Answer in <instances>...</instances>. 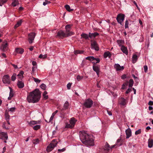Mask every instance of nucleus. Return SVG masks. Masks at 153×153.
<instances>
[{
    "label": "nucleus",
    "mask_w": 153,
    "mask_h": 153,
    "mask_svg": "<svg viewBox=\"0 0 153 153\" xmlns=\"http://www.w3.org/2000/svg\"><path fill=\"white\" fill-rule=\"evenodd\" d=\"M148 105H153V101H150L148 103Z\"/></svg>",
    "instance_id": "obj_64"
},
{
    "label": "nucleus",
    "mask_w": 153,
    "mask_h": 153,
    "mask_svg": "<svg viewBox=\"0 0 153 153\" xmlns=\"http://www.w3.org/2000/svg\"><path fill=\"white\" fill-rule=\"evenodd\" d=\"M65 7L67 10L70 12L73 10V9H71L70 6L68 5H66L65 6Z\"/></svg>",
    "instance_id": "obj_40"
},
{
    "label": "nucleus",
    "mask_w": 153,
    "mask_h": 153,
    "mask_svg": "<svg viewBox=\"0 0 153 153\" xmlns=\"http://www.w3.org/2000/svg\"><path fill=\"white\" fill-rule=\"evenodd\" d=\"M39 139H36L33 140V142L34 144H36L39 143Z\"/></svg>",
    "instance_id": "obj_41"
},
{
    "label": "nucleus",
    "mask_w": 153,
    "mask_h": 153,
    "mask_svg": "<svg viewBox=\"0 0 153 153\" xmlns=\"http://www.w3.org/2000/svg\"><path fill=\"white\" fill-rule=\"evenodd\" d=\"M141 133V130L140 129H138L135 132V134L136 135H137L140 134Z\"/></svg>",
    "instance_id": "obj_52"
},
{
    "label": "nucleus",
    "mask_w": 153,
    "mask_h": 153,
    "mask_svg": "<svg viewBox=\"0 0 153 153\" xmlns=\"http://www.w3.org/2000/svg\"><path fill=\"white\" fill-rule=\"evenodd\" d=\"M91 45L92 49H94L97 51H98L99 50V48L98 47L97 43L95 41H94L92 42Z\"/></svg>",
    "instance_id": "obj_10"
},
{
    "label": "nucleus",
    "mask_w": 153,
    "mask_h": 153,
    "mask_svg": "<svg viewBox=\"0 0 153 153\" xmlns=\"http://www.w3.org/2000/svg\"><path fill=\"white\" fill-rule=\"evenodd\" d=\"M144 72L145 73H146L147 71V69H148L147 66L146 65L144 66Z\"/></svg>",
    "instance_id": "obj_61"
},
{
    "label": "nucleus",
    "mask_w": 153,
    "mask_h": 153,
    "mask_svg": "<svg viewBox=\"0 0 153 153\" xmlns=\"http://www.w3.org/2000/svg\"><path fill=\"white\" fill-rule=\"evenodd\" d=\"M55 115L53 114H52V115L49 121L48 122H50L53 120Z\"/></svg>",
    "instance_id": "obj_56"
},
{
    "label": "nucleus",
    "mask_w": 153,
    "mask_h": 153,
    "mask_svg": "<svg viewBox=\"0 0 153 153\" xmlns=\"http://www.w3.org/2000/svg\"><path fill=\"white\" fill-rule=\"evenodd\" d=\"M83 78V76H80L79 75H78L77 76V79L78 81H79L82 79Z\"/></svg>",
    "instance_id": "obj_48"
},
{
    "label": "nucleus",
    "mask_w": 153,
    "mask_h": 153,
    "mask_svg": "<svg viewBox=\"0 0 153 153\" xmlns=\"http://www.w3.org/2000/svg\"><path fill=\"white\" fill-rule=\"evenodd\" d=\"M24 50L20 48H17L15 49V51L18 53L22 54L24 52Z\"/></svg>",
    "instance_id": "obj_20"
},
{
    "label": "nucleus",
    "mask_w": 153,
    "mask_h": 153,
    "mask_svg": "<svg viewBox=\"0 0 153 153\" xmlns=\"http://www.w3.org/2000/svg\"><path fill=\"white\" fill-rule=\"evenodd\" d=\"M92 136L88 134L84 131L79 133V137L82 142L87 146H93L94 145Z\"/></svg>",
    "instance_id": "obj_1"
},
{
    "label": "nucleus",
    "mask_w": 153,
    "mask_h": 153,
    "mask_svg": "<svg viewBox=\"0 0 153 153\" xmlns=\"http://www.w3.org/2000/svg\"><path fill=\"white\" fill-rule=\"evenodd\" d=\"M77 120L74 117L71 118L69 121L70 123L73 127L74 126Z\"/></svg>",
    "instance_id": "obj_18"
},
{
    "label": "nucleus",
    "mask_w": 153,
    "mask_h": 153,
    "mask_svg": "<svg viewBox=\"0 0 153 153\" xmlns=\"http://www.w3.org/2000/svg\"><path fill=\"white\" fill-rule=\"evenodd\" d=\"M15 109L16 108L14 107L11 108L9 109V111H10L12 112H13L15 111Z\"/></svg>",
    "instance_id": "obj_55"
},
{
    "label": "nucleus",
    "mask_w": 153,
    "mask_h": 153,
    "mask_svg": "<svg viewBox=\"0 0 153 153\" xmlns=\"http://www.w3.org/2000/svg\"><path fill=\"white\" fill-rule=\"evenodd\" d=\"M93 104V101L90 99L86 100L83 103L84 106L87 108H90Z\"/></svg>",
    "instance_id": "obj_4"
},
{
    "label": "nucleus",
    "mask_w": 153,
    "mask_h": 153,
    "mask_svg": "<svg viewBox=\"0 0 153 153\" xmlns=\"http://www.w3.org/2000/svg\"><path fill=\"white\" fill-rule=\"evenodd\" d=\"M71 83H69L67 85V87L68 89H70L71 85Z\"/></svg>",
    "instance_id": "obj_57"
},
{
    "label": "nucleus",
    "mask_w": 153,
    "mask_h": 153,
    "mask_svg": "<svg viewBox=\"0 0 153 153\" xmlns=\"http://www.w3.org/2000/svg\"><path fill=\"white\" fill-rule=\"evenodd\" d=\"M10 91L9 94V96L8 98V100H10L12 97L14 95V94L13 93V91L12 89L10 88Z\"/></svg>",
    "instance_id": "obj_29"
},
{
    "label": "nucleus",
    "mask_w": 153,
    "mask_h": 153,
    "mask_svg": "<svg viewBox=\"0 0 153 153\" xmlns=\"http://www.w3.org/2000/svg\"><path fill=\"white\" fill-rule=\"evenodd\" d=\"M81 38H83L85 39H87L89 37V35L88 34L85 33H83L81 35Z\"/></svg>",
    "instance_id": "obj_32"
},
{
    "label": "nucleus",
    "mask_w": 153,
    "mask_h": 153,
    "mask_svg": "<svg viewBox=\"0 0 153 153\" xmlns=\"http://www.w3.org/2000/svg\"><path fill=\"white\" fill-rule=\"evenodd\" d=\"M22 20H20L19 21H18L17 22V24L15 25L14 28H16L17 27H18L19 26H20L21 25V24H22Z\"/></svg>",
    "instance_id": "obj_35"
},
{
    "label": "nucleus",
    "mask_w": 153,
    "mask_h": 153,
    "mask_svg": "<svg viewBox=\"0 0 153 153\" xmlns=\"http://www.w3.org/2000/svg\"><path fill=\"white\" fill-rule=\"evenodd\" d=\"M17 85L19 88H22L24 86V83L22 81H19L18 82Z\"/></svg>",
    "instance_id": "obj_22"
},
{
    "label": "nucleus",
    "mask_w": 153,
    "mask_h": 153,
    "mask_svg": "<svg viewBox=\"0 0 153 153\" xmlns=\"http://www.w3.org/2000/svg\"><path fill=\"white\" fill-rule=\"evenodd\" d=\"M85 59H86L90 61H94L95 58L93 56H90L86 57Z\"/></svg>",
    "instance_id": "obj_34"
},
{
    "label": "nucleus",
    "mask_w": 153,
    "mask_h": 153,
    "mask_svg": "<svg viewBox=\"0 0 153 153\" xmlns=\"http://www.w3.org/2000/svg\"><path fill=\"white\" fill-rule=\"evenodd\" d=\"M69 105V104L68 102L67 101H66L63 107L64 109H67Z\"/></svg>",
    "instance_id": "obj_39"
},
{
    "label": "nucleus",
    "mask_w": 153,
    "mask_h": 153,
    "mask_svg": "<svg viewBox=\"0 0 153 153\" xmlns=\"http://www.w3.org/2000/svg\"><path fill=\"white\" fill-rule=\"evenodd\" d=\"M8 49V44L6 41L4 42L0 47V50L2 51L6 52Z\"/></svg>",
    "instance_id": "obj_5"
},
{
    "label": "nucleus",
    "mask_w": 153,
    "mask_h": 153,
    "mask_svg": "<svg viewBox=\"0 0 153 153\" xmlns=\"http://www.w3.org/2000/svg\"><path fill=\"white\" fill-rule=\"evenodd\" d=\"M114 67L116 70L117 71L122 70L124 68L123 66H121L120 65L118 64H115L114 65Z\"/></svg>",
    "instance_id": "obj_15"
},
{
    "label": "nucleus",
    "mask_w": 153,
    "mask_h": 153,
    "mask_svg": "<svg viewBox=\"0 0 153 153\" xmlns=\"http://www.w3.org/2000/svg\"><path fill=\"white\" fill-rule=\"evenodd\" d=\"M65 148H63L62 149H58V151L59 152H63L65 151Z\"/></svg>",
    "instance_id": "obj_62"
},
{
    "label": "nucleus",
    "mask_w": 153,
    "mask_h": 153,
    "mask_svg": "<svg viewBox=\"0 0 153 153\" xmlns=\"http://www.w3.org/2000/svg\"><path fill=\"white\" fill-rule=\"evenodd\" d=\"M24 74V72L23 71H21L19 74L17 75V76L19 77L20 79H22L23 77V74Z\"/></svg>",
    "instance_id": "obj_33"
},
{
    "label": "nucleus",
    "mask_w": 153,
    "mask_h": 153,
    "mask_svg": "<svg viewBox=\"0 0 153 153\" xmlns=\"http://www.w3.org/2000/svg\"><path fill=\"white\" fill-rule=\"evenodd\" d=\"M66 32V35L67 36H71L74 34V33L71 31H70V29H65Z\"/></svg>",
    "instance_id": "obj_24"
},
{
    "label": "nucleus",
    "mask_w": 153,
    "mask_h": 153,
    "mask_svg": "<svg viewBox=\"0 0 153 153\" xmlns=\"http://www.w3.org/2000/svg\"><path fill=\"white\" fill-rule=\"evenodd\" d=\"M7 139L8 135L7 133L0 131V139L7 140Z\"/></svg>",
    "instance_id": "obj_9"
},
{
    "label": "nucleus",
    "mask_w": 153,
    "mask_h": 153,
    "mask_svg": "<svg viewBox=\"0 0 153 153\" xmlns=\"http://www.w3.org/2000/svg\"><path fill=\"white\" fill-rule=\"evenodd\" d=\"M137 56L136 54L134 55L132 57V63H135L137 61Z\"/></svg>",
    "instance_id": "obj_28"
},
{
    "label": "nucleus",
    "mask_w": 153,
    "mask_h": 153,
    "mask_svg": "<svg viewBox=\"0 0 153 153\" xmlns=\"http://www.w3.org/2000/svg\"><path fill=\"white\" fill-rule=\"evenodd\" d=\"M72 26V25H68L65 26V29H70L71 27V26Z\"/></svg>",
    "instance_id": "obj_53"
},
{
    "label": "nucleus",
    "mask_w": 153,
    "mask_h": 153,
    "mask_svg": "<svg viewBox=\"0 0 153 153\" xmlns=\"http://www.w3.org/2000/svg\"><path fill=\"white\" fill-rule=\"evenodd\" d=\"M94 60L95 61L93 62L94 63H99L100 61V59L98 58H95V59Z\"/></svg>",
    "instance_id": "obj_51"
},
{
    "label": "nucleus",
    "mask_w": 153,
    "mask_h": 153,
    "mask_svg": "<svg viewBox=\"0 0 153 153\" xmlns=\"http://www.w3.org/2000/svg\"><path fill=\"white\" fill-rule=\"evenodd\" d=\"M84 51L82 50H76L74 51V53L75 55L78 54H82L83 53Z\"/></svg>",
    "instance_id": "obj_31"
},
{
    "label": "nucleus",
    "mask_w": 153,
    "mask_h": 153,
    "mask_svg": "<svg viewBox=\"0 0 153 153\" xmlns=\"http://www.w3.org/2000/svg\"><path fill=\"white\" fill-rule=\"evenodd\" d=\"M99 34V33L97 32H95L94 33H89V37L91 38L93 37H95L96 36L98 35Z\"/></svg>",
    "instance_id": "obj_23"
},
{
    "label": "nucleus",
    "mask_w": 153,
    "mask_h": 153,
    "mask_svg": "<svg viewBox=\"0 0 153 153\" xmlns=\"http://www.w3.org/2000/svg\"><path fill=\"white\" fill-rule=\"evenodd\" d=\"M40 128V125H36L34 126L33 128L34 130H37Z\"/></svg>",
    "instance_id": "obj_45"
},
{
    "label": "nucleus",
    "mask_w": 153,
    "mask_h": 153,
    "mask_svg": "<svg viewBox=\"0 0 153 153\" xmlns=\"http://www.w3.org/2000/svg\"><path fill=\"white\" fill-rule=\"evenodd\" d=\"M148 147L150 148H151L153 146V140L152 139H149L148 140Z\"/></svg>",
    "instance_id": "obj_26"
},
{
    "label": "nucleus",
    "mask_w": 153,
    "mask_h": 153,
    "mask_svg": "<svg viewBox=\"0 0 153 153\" xmlns=\"http://www.w3.org/2000/svg\"><path fill=\"white\" fill-rule=\"evenodd\" d=\"M134 84V81L132 79H130L129 82V87L131 88Z\"/></svg>",
    "instance_id": "obj_37"
},
{
    "label": "nucleus",
    "mask_w": 153,
    "mask_h": 153,
    "mask_svg": "<svg viewBox=\"0 0 153 153\" xmlns=\"http://www.w3.org/2000/svg\"><path fill=\"white\" fill-rule=\"evenodd\" d=\"M5 120H6L7 122L8 123V124L10 125V123L9 122L10 115L8 114V111L7 110L5 111Z\"/></svg>",
    "instance_id": "obj_21"
},
{
    "label": "nucleus",
    "mask_w": 153,
    "mask_h": 153,
    "mask_svg": "<svg viewBox=\"0 0 153 153\" xmlns=\"http://www.w3.org/2000/svg\"><path fill=\"white\" fill-rule=\"evenodd\" d=\"M124 17L125 15L122 14H119L117 16V21L121 25H122V23L124 20Z\"/></svg>",
    "instance_id": "obj_6"
},
{
    "label": "nucleus",
    "mask_w": 153,
    "mask_h": 153,
    "mask_svg": "<svg viewBox=\"0 0 153 153\" xmlns=\"http://www.w3.org/2000/svg\"><path fill=\"white\" fill-rule=\"evenodd\" d=\"M16 74L15 73L13 74L11 76V80L13 81H14L16 79Z\"/></svg>",
    "instance_id": "obj_43"
},
{
    "label": "nucleus",
    "mask_w": 153,
    "mask_h": 153,
    "mask_svg": "<svg viewBox=\"0 0 153 153\" xmlns=\"http://www.w3.org/2000/svg\"><path fill=\"white\" fill-rule=\"evenodd\" d=\"M117 42L120 46H122V45L124 43V41L122 40H117Z\"/></svg>",
    "instance_id": "obj_38"
},
{
    "label": "nucleus",
    "mask_w": 153,
    "mask_h": 153,
    "mask_svg": "<svg viewBox=\"0 0 153 153\" xmlns=\"http://www.w3.org/2000/svg\"><path fill=\"white\" fill-rule=\"evenodd\" d=\"M37 68L35 66H33L32 67V74H33L34 73V71L36 70V69Z\"/></svg>",
    "instance_id": "obj_58"
},
{
    "label": "nucleus",
    "mask_w": 153,
    "mask_h": 153,
    "mask_svg": "<svg viewBox=\"0 0 153 153\" xmlns=\"http://www.w3.org/2000/svg\"><path fill=\"white\" fill-rule=\"evenodd\" d=\"M115 145H114L112 146H111V147L110 146L109 144L107 143H106V144L104 148V150L106 151H108L110 149H111L114 147H115Z\"/></svg>",
    "instance_id": "obj_14"
},
{
    "label": "nucleus",
    "mask_w": 153,
    "mask_h": 153,
    "mask_svg": "<svg viewBox=\"0 0 153 153\" xmlns=\"http://www.w3.org/2000/svg\"><path fill=\"white\" fill-rule=\"evenodd\" d=\"M120 140L118 139L116 143V145H117L118 146H120L121 145V144L120 143Z\"/></svg>",
    "instance_id": "obj_50"
},
{
    "label": "nucleus",
    "mask_w": 153,
    "mask_h": 153,
    "mask_svg": "<svg viewBox=\"0 0 153 153\" xmlns=\"http://www.w3.org/2000/svg\"><path fill=\"white\" fill-rule=\"evenodd\" d=\"M27 123L29 126H32L35 124L39 123H40V121L32 120L30 121V122L28 121Z\"/></svg>",
    "instance_id": "obj_17"
},
{
    "label": "nucleus",
    "mask_w": 153,
    "mask_h": 153,
    "mask_svg": "<svg viewBox=\"0 0 153 153\" xmlns=\"http://www.w3.org/2000/svg\"><path fill=\"white\" fill-rule=\"evenodd\" d=\"M65 33L62 30H60L57 33V37L59 38H63L64 37H67Z\"/></svg>",
    "instance_id": "obj_8"
},
{
    "label": "nucleus",
    "mask_w": 153,
    "mask_h": 153,
    "mask_svg": "<svg viewBox=\"0 0 153 153\" xmlns=\"http://www.w3.org/2000/svg\"><path fill=\"white\" fill-rule=\"evenodd\" d=\"M119 103L121 106H123L126 105L127 102L126 99L123 98H121L119 100Z\"/></svg>",
    "instance_id": "obj_13"
},
{
    "label": "nucleus",
    "mask_w": 153,
    "mask_h": 153,
    "mask_svg": "<svg viewBox=\"0 0 153 153\" xmlns=\"http://www.w3.org/2000/svg\"><path fill=\"white\" fill-rule=\"evenodd\" d=\"M128 20H126V21L125 23V27L126 28H128Z\"/></svg>",
    "instance_id": "obj_54"
},
{
    "label": "nucleus",
    "mask_w": 153,
    "mask_h": 153,
    "mask_svg": "<svg viewBox=\"0 0 153 153\" xmlns=\"http://www.w3.org/2000/svg\"><path fill=\"white\" fill-rule=\"evenodd\" d=\"M131 88H129H129H128V89L126 91V93L127 94L129 93L131 91Z\"/></svg>",
    "instance_id": "obj_60"
},
{
    "label": "nucleus",
    "mask_w": 153,
    "mask_h": 153,
    "mask_svg": "<svg viewBox=\"0 0 153 153\" xmlns=\"http://www.w3.org/2000/svg\"><path fill=\"white\" fill-rule=\"evenodd\" d=\"M19 3L18 0H13V2L12 3V5L13 7H16L18 5Z\"/></svg>",
    "instance_id": "obj_30"
},
{
    "label": "nucleus",
    "mask_w": 153,
    "mask_h": 153,
    "mask_svg": "<svg viewBox=\"0 0 153 153\" xmlns=\"http://www.w3.org/2000/svg\"><path fill=\"white\" fill-rule=\"evenodd\" d=\"M47 94L48 93L46 91H45L43 94V98L45 100L48 99V96L47 95Z\"/></svg>",
    "instance_id": "obj_36"
},
{
    "label": "nucleus",
    "mask_w": 153,
    "mask_h": 153,
    "mask_svg": "<svg viewBox=\"0 0 153 153\" xmlns=\"http://www.w3.org/2000/svg\"><path fill=\"white\" fill-rule=\"evenodd\" d=\"M47 57V56L46 54L43 55L42 54H40L39 55V57L40 59H44L46 58Z\"/></svg>",
    "instance_id": "obj_42"
},
{
    "label": "nucleus",
    "mask_w": 153,
    "mask_h": 153,
    "mask_svg": "<svg viewBox=\"0 0 153 153\" xmlns=\"http://www.w3.org/2000/svg\"><path fill=\"white\" fill-rule=\"evenodd\" d=\"M127 84H128L127 83H125V84H123L122 85V89H126L125 86L126 85H127Z\"/></svg>",
    "instance_id": "obj_63"
},
{
    "label": "nucleus",
    "mask_w": 153,
    "mask_h": 153,
    "mask_svg": "<svg viewBox=\"0 0 153 153\" xmlns=\"http://www.w3.org/2000/svg\"><path fill=\"white\" fill-rule=\"evenodd\" d=\"M49 3H50V2L49 1H45L43 2V4L44 6H45Z\"/></svg>",
    "instance_id": "obj_59"
},
{
    "label": "nucleus",
    "mask_w": 153,
    "mask_h": 153,
    "mask_svg": "<svg viewBox=\"0 0 153 153\" xmlns=\"http://www.w3.org/2000/svg\"><path fill=\"white\" fill-rule=\"evenodd\" d=\"M41 97V92L39 89H36L30 92L27 97V101L29 102L36 103L38 102Z\"/></svg>",
    "instance_id": "obj_2"
},
{
    "label": "nucleus",
    "mask_w": 153,
    "mask_h": 153,
    "mask_svg": "<svg viewBox=\"0 0 153 153\" xmlns=\"http://www.w3.org/2000/svg\"><path fill=\"white\" fill-rule=\"evenodd\" d=\"M33 78L34 80V81L37 83H39L40 82V80H39L38 79L35 78L34 77H33Z\"/></svg>",
    "instance_id": "obj_49"
},
{
    "label": "nucleus",
    "mask_w": 153,
    "mask_h": 153,
    "mask_svg": "<svg viewBox=\"0 0 153 153\" xmlns=\"http://www.w3.org/2000/svg\"><path fill=\"white\" fill-rule=\"evenodd\" d=\"M65 128H73V127L71 126V125L70 123L68 124V123H66V124Z\"/></svg>",
    "instance_id": "obj_47"
},
{
    "label": "nucleus",
    "mask_w": 153,
    "mask_h": 153,
    "mask_svg": "<svg viewBox=\"0 0 153 153\" xmlns=\"http://www.w3.org/2000/svg\"><path fill=\"white\" fill-rule=\"evenodd\" d=\"M2 81L4 84H10V81L9 76L7 75H4L2 78Z\"/></svg>",
    "instance_id": "obj_7"
},
{
    "label": "nucleus",
    "mask_w": 153,
    "mask_h": 153,
    "mask_svg": "<svg viewBox=\"0 0 153 153\" xmlns=\"http://www.w3.org/2000/svg\"><path fill=\"white\" fill-rule=\"evenodd\" d=\"M93 69L94 71L96 72L97 75L99 76L100 69V66L96 65L94 64L93 66Z\"/></svg>",
    "instance_id": "obj_12"
},
{
    "label": "nucleus",
    "mask_w": 153,
    "mask_h": 153,
    "mask_svg": "<svg viewBox=\"0 0 153 153\" xmlns=\"http://www.w3.org/2000/svg\"><path fill=\"white\" fill-rule=\"evenodd\" d=\"M121 50L123 53L125 54L126 55L128 54V51L127 48L124 46H122L121 48Z\"/></svg>",
    "instance_id": "obj_19"
},
{
    "label": "nucleus",
    "mask_w": 153,
    "mask_h": 153,
    "mask_svg": "<svg viewBox=\"0 0 153 153\" xmlns=\"http://www.w3.org/2000/svg\"><path fill=\"white\" fill-rule=\"evenodd\" d=\"M40 87L44 90H45L46 88V85L44 84H42L40 86Z\"/></svg>",
    "instance_id": "obj_44"
},
{
    "label": "nucleus",
    "mask_w": 153,
    "mask_h": 153,
    "mask_svg": "<svg viewBox=\"0 0 153 153\" xmlns=\"http://www.w3.org/2000/svg\"><path fill=\"white\" fill-rule=\"evenodd\" d=\"M111 54L109 51L105 52L104 54V57L105 58H106L108 57L110 58L111 56Z\"/></svg>",
    "instance_id": "obj_27"
},
{
    "label": "nucleus",
    "mask_w": 153,
    "mask_h": 153,
    "mask_svg": "<svg viewBox=\"0 0 153 153\" xmlns=\"http://www.w3.org/2000/svg\"><path fill=\"white\" fill-rule=\"evenodd\" d=\"M57 144V141L56 140H53L48 146L46 149L47 152H49L53 150L54 148L56 146Z\"/></svg>",
    "instance_id": "obj_3"
},
{
    "label": "nucleus",
    "mask_w": 153,
    "mask_h": 153,
    "mask_svg": "<svg viewBox=\"0 0 153 153\" xmlns=\"http://www.w3.org/2000/svg\"><path fill=\"white\" fill-rule=\"evenodd\" d=\"M10 125L8 124V123L3 122L2 126V127L4 129H8L9 128V125Z\"/></svg>",
    "instance_id": "obj_25"
},
{
    "label": "nucleus",
    "mask_w": 153,
    "mask_h": 153,
    "mask_svg": "<svg viewBox=\"0 0 153 153\" xmlns=\"http://www.w3.org/2000/svg\"><path fill=\"white\" fill-rule=\"evenodd\" d=\"M35 36V33H32L29 35V42L30 43H32L34 39Z\"/></svg>",
    "instance_id": "obj_11"
},
{
    "label": "nucleus",
    "mask_w": 153,
    "mask_h": 153,
    "mask_svg": "<svg viewBox=\"0 0 153 153\" xmlns=\"http://www.w3.org/2000/svg\"><path fill=\"white\" fill-rule=\"evenodd\" d=\"M126 138L128 139L131 135V132L130 128H128L126 130Z\"/></svg>",
    "instance_id": "obj_16"
},
{
    "label": "nucleus",
    "mask_w": 153,
    "mask_h": 153,
    "mask_svg": "<svg viewBox=\"0 0 153 153\" xmlns=\"http://www.w3.org/2000/svg\"><path fill=\"white\" fill-rule=\"evenodd\" d=\"M8 0H0V6H2V4L6 3Z\"/></svg>",
    "instance_id": "obj_46"
}]
</instances>
